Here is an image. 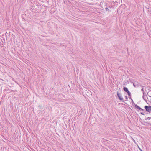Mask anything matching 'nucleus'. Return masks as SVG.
<instances>
[{
  "label": "nucleus",
  "instance_id": "39448f33",
  "mask_svg": "<svg viewBox=\"0 0 151 151\" xmlns=\"http://www.w3.org/2000/svg\"><path fill=\"white\" fill-rule=\"evenodd\" d=\"M127 93V94L129 96V98L131 99V93L129 91H128Z\"/></svg>",
  "mask_w": 151,
  "mask_h": 151
},
{
  "label": "nucleus",
  "instance_id": "6e6552de",
  "mask_svg": "<svg viewBox=\"0 0 151 151\" xmlns=\"http://www.w3.org/2000/svg\"><path fill=\"white\" fill-rule=\"evenodd\" d=\"M105 10H106V11H108V12H109L110 11L109 9L107 7H106L105 8Z\"/></svg>",
  "mask_w": 151,
  "mask_h": 151
},
{
  "label": "nucleus",
  "instance_id": "9d476101",
  "mask_svg": "<svg viewBox=\"0 0 151 151\" xmlns=\"http://www.w3.org/2000/svg\"><path fill=\"white\" fill-rule=\"evenodd\" d=\"M147 95L149 96L150 97H151V96L150 95V93H149V92H148L147 93Z\"/></svg>",
  "mask_w": 151,
  "mask_h": 151
},
{
  "label": "nucleus",
  "instance_id": "f3484780",
  "mask_svg": "<svg viewBox=\"0 0 151 151\" xmlns=\"http://www.w3.org/2000/svg\"><path fill=\"white\" fill-rule=\"evenodd\" d=\"M109 8H112V6H109Z\"/></svg>",
  "mask_w": 151,
  "mask_h": 151
},
{
  "label": "nucleus",
  "instance_id": "9b49d317",
  "mask_svg": "<svg viewBox=\"0 0 151 151\" xmlns=\"http://www.w3.org/2000/svg\"><path fill=\"white\" fill-rule=\"evenodd\" d=\"M125 98L126 99V101H127L128 99L127 97V96H125Z\"/></svg>",
  "mask_w": 151,
  "mask_h": 151
},
{
  "label": "nucleus",
  "instance_id": "f8f14e48",
  "mask_svg": "<svg viewBox=\"0 0 151 151\" xmlns=\"http://www.w3.org/2000/svg\"><path fill=\"white\" fill-rule=\"evenodd\" d=\"M147 119L148 120H150L151 119V117H148L147 118Z\"/></svg>",
  "mask_w": 151,
  "mask_h": 151
},
{
  "label": "nucleus",
  "instance_id": "2eb2a0df",
  "mask_svg": "<svg viewBox=\"0 0 151 151\" xmlns=\"http://www.w3.org/2000/svg\"><path fill=\"white\" fill-rule=\"evenodd\" d=\"M135 85H138V83L137 82H135Z\"/></svg>",
  "mask_w": 151,
  "mask_h": 151
},
{
  "label": "nucleus",
  "instance_id": "aec40b11",
  "mask_svg": "<svg viewBox=\"0 0 151 151\" xmlns=\"http://www.w3.org/2000/svg\"><path fill=\"white\" fill-rule=\"evenodd\" d=\"M141 108L140 107H139V108L138 109L139 110H140V109H141Z\"/></svg>",
  "mask_w": 151,
  "mask_h": 151
},
{
  "label": "nucleus",
  "instance_id": "412c9836",
  "mask_svg": "<svg viewBox=\"0 0 151 151\" xmlns=\"http://www.w3.org/2000/svg\"><path fill=\"white\" fill-rule=\"evenodd\" d=\"M141 108L140 107H139V108L138 109L139 110H140V109H141Z\"/></svg>",
  "mask_w": 151,
  "mask_h": 151
},
{
  "label": "nucleus",
  "instance_id": "4468645a",
  "mask_svg": "<svg viewBox=\"0 0 151 151\" xmlns=\"http://www.w3.org/2000/svg\"><path fill=\"white\" fill-rule=\"evenodd\" d=\"M144 110L142 109V108H141V109H140V111H143Z\"/></svg>",
  "mask_w": 151,
  "mask_h": 151
},
{
  "label": "nucleus",
  "instance_id": "dca6fc26",
  "mask_svg": "<svg viewBox=\"0 0 151 151\" xmlns=\"http://www.w3.org/2000/svg\"><path fill=\"white\" fill-rule=\"evenodd\" d=\"M131 100H132V102L133 104H134V103L133 102V101L132 99L131 98Z\"/></svg>",
  "mask_w": 151,
  "mask_h": 151
},
{
  "label": "nucleus",
  "instance_id": "6ab92c4d",
  "mask_svg": "<svg viewBox=\"0 0 151 151\" xmlns=\"http://www.w3.org/2000/svg\"><path fill=\"white\" fill-rule=\"evenodd\" d=\"M145 96H146V97H147V96H146V95H145L144 96V99H145L146 100V99L145 98Z\"/></svg>",
  "mask_w": 151,
  "mask_h": 151
},
{
  "label": "nucleus",
  "instance_id": "20e7f679",
  "mask_svg": "<svg viewBox=\"0 0 151 151\" xmlns=\"http://www.w3.org/2000/svg\"><path fill=\"white\" fill-rule=\"evenodd\" d=\"M127 93V94L129 96V98L131 99V93L129 91H128Z\"/></svg>",
  "mask_w": 151,
  "mask_h": 151
},
{
  "label": "nucleus",
  "instance_id": "ddd939ff",
  "mask_svg": "<svg viewBox=\"0 0 151 151\" xmlns=\"http://www.w3.org/2000/svg\"><path fill=\"white\" fill-rule=\"evenodd\" d=\"M139 149L141 151H143L142 149L139 147L138 146Z\"/></svg>",
  "mask_w": 151,
  "mask_h": 151
},
{
  "label": "nucleus",
  "instance_id": "a211bd4d",
  "mask_svg": "<svg viewBox=\"0 0 151 151\" xmlns=\"http://www.w3.org/2000/svg\"><path fill=\"white\" fill-rule=\"evenodd\" d=\"M141 114H142V115H144V114L143 113L141 112Z\"/></svg>",
  "mask_w": 151,
  "mask_h": 151
},
{
  "label": "nucleus",
  "instance_id": "7ed1b4c3",
  "mask_svg": "<svg viewBox=\"0 0 151 151\" xmlns=\"http://www.w3.org/2000/svg\"><path fill=\"white\" fill-rule=\"evenodd\" d=\"M141 86L142 87V89H141V91H142L143 92V99L146 101H147V100H146L145 99H144V96L145 95V92H144V89H143V88H144V86H143L142 85H141Z\"/></svg>",
  "mask_w": 151,
  "mask_h": 151
},
{
  "label": "nucleus",
  "instance_id": "f03ea898",
  "mask_svg": "<svg viewBox=\"0 0 151 151\" xmlns=\"http://www.w3.org/2000/svg\"><path fill=\"white\" fill-rule=\"evenodd\" d=\"M117 96H118V98H119V99L121 100L123 102H124V100L123 99V98L122 97V96L121 95V93H119V91H117Z\"/></svg>",
  "mask_w": 151,
  "mask_h": 151
},
{
  "label": "nucleus",
  "instance_id": "1a4fd4ad",
  "mask_svg": "<svg viewBox=\"0 0 151 151\" xmlns=\"http://www.w3.org/2000/svg\"><path fill=\"white\" fill-rule=\"evenodd\" d=\"M135 107L137 109H138L139 108V107L137 105L135 104Z\"/></svg>",
  "mask_w": 151,
  "mask_h": 151
},
{
  "label": "nucleus",
  "instance_id": "423d86ee",
  "mask_svg": "<svg viewBox=\"0 0 151 151\" xmlns=\"http://www.w3.org/2000/svg\"><path fill=\"white\" fill-rule=\"evenodd\" d=\"M123 90L126 92H127L128 91H129L128 88L127 87H124Z\"/></svg>",
  "mask_w": 151,
  "mask_h": 151
},
{
  "label": "nucleus",
  "instance_id": "f257e3e1",
  "mask_svg": "<svg viewBox=\"0 0 151 151\" xmlns=\"http://www.w3.org/2000/svg\"><path fill=\"white\" fill-rule=\"evenodd\" d=\"M144 108L147 112H148L149 113L151 112V106H145Z\"/></svg>",
  "mask_w": 151,
  "mask_h": 151
},
{
  "label": "nucleus",
  "instance_id": "4be33fe9",
  "mask_svg": "<svg viewBox=\"0 0 151 151\" xmlns=\"http://www.w3.org/2000/svg\"><path fill=\"white\" fill-rule=\"evenodd\" d=\"M150 91H151V90H150Z\"/></svg>",
  "mask_w": 151,
  "mask_h": 151
},
{
  "label": "nucleus",
  "instance_id": "0eeeda50",
  "mask_svg": "<svg viewBox=\"0 0 151 151\" xmlns=\"http://www.w3.org/2000/svg\"><path fill=\"white\" fill-rule=\"evenodd\" d=\"M133 85L134 87H136L138 85H135V82H133Z\"/></svg>",
  "mask_w": 151,
  "mask_h": 151
}]
</instances>
